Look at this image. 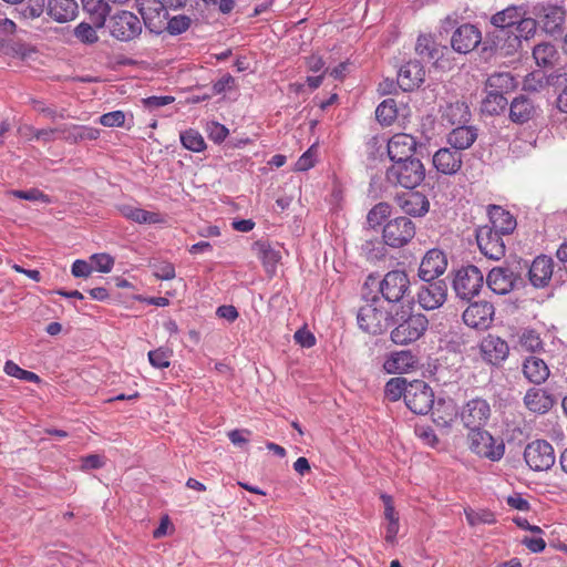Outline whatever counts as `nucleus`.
Returning <instances> with one entry per match:
<instances>
[{
	"instance_id": "nucleus-5",
	"label": "nucleus",
	"mask_w": 567,
	"mask_h": 567,
	"mask_svg": "<svg viewBox=\"0 0 567 567\" xmlns=\"http://www.w3.org/2000/svg\"><path fill=\"white\" fill-rule=\"evenodd\" d=\"M415 236L414 223L404 216L389 219L382 228V239L392 248H401L409 244Z\"/></svg>"
},
{
	"instance_id": "nucleus-22",
	"label": "nucleus",
	"mask_w": 567,
	"mask_h": 567,
	"mask_svg": "<svg viewBox=\"0 0 567 567\" xmlns=\"http://www.w3.org/2000/svg\"><path fill=\"white\" fill-rule=\"evenodd\" d=\"M425 79V69L420 61H409L401 66L398 74V83L403 91H413Z\"/></svg>"
},
{
	"instance_id": "nucleus-57",
	"label": "nucleus",
	"mask_w": 567,
	"mask_h": 567,
	"mask_svg": "<svg viewBox=\"0 0 567 567\" xmlns=\"http://www.w3.org/2000/svg\"><path fill=\"white\" fill-rule=\"evenodd\" d=\"M316 146L309 147L296 162L295 169L297 172H306L315 166Z\"/></svg>"
},
{
	"instance_id": "nucleus-26",
	"label": "nucleus",
	"mask_w": 567,
	"mask_h": 567,
	"mask_svg": "<svg viewBox=\"0 0 567 567\" xmlns=\"http://www.w3.org/2000/svg\"><path fill=\"white\" fill-rule=\"evenodd\" d=\"M524 404L530 412L544 414L551 409L554 400L545 390L533 388L526 392Z\"/></svg>"
},
{
	"instance_id": "nucleus-56",
	"label": "nucleus",
	"mask_w": 567,
	"mask_h": 567,
	"mask_svg": "<svg viewBox=\"0 0 567 567\" xmlns=\"http://www.w3.org/2000/svg\"><path fill=\"white\" fill-rule=\"evenodd\" d=\"M557 84L561 87L557 97V106L561 112L567 113V66L557 74Z\"/></svg>"
},
{
	"instance_id": "nucleus-48",
	"label": "nucleus",
	"mask_w": 567,
	"mask_h": 567,
	"mask_svg": "<svg viewBox=\"0 0 567 567\" xmlns=\"http://www.w3.org/2000/svg\"><path fill=\"white\" fill-rule=\"evenodd\" d=\"M172 351L167 348H157L148 352V361L156 369H165L171 364Z\"/></svg>"
},
{
	"instance_id": "nucleus-17",
	"label": "nucleus",
	"mask_w": 567,
	"mask_h": 567,
	"mask_svg": "<svg viewBox=\"0 0 567 567\" xmlns=\"http://www.w3.org/2000/svg\"><path fill=\"white\" fill-rule=\"evenodd\" d=\"M494 307L491 302H473L463 312V321L473 329L485 330L492 324Z\"/></svg>"
},
{
	"instance_id": "nucleus-44",
	"label": "nucleus",
	"mask_w": 567,
	"mask_h": 567,
	"mask_svg": "<svg viewBox=\"0 0 567 567\" xmlns=\"http://www.w3.org/2000/svg\"><path fill=\"white\" fill-rule=\"evenodd\" d=\"M464 514L467 523L473 527L481 524L493 525L496 523L495 514L489 509L475 511L473 508H466Z\"/></svg>"
},
{
	"instance_id": "nucleus-53",
	"label": "nucleus",
	"mask_w": 567,
	"mask_h": 567,
	"mask_svg": "<svg viewBox=\"0 0 567 567\" xmlns=\"http://www.w3.org/2000/svg\"><path fill=\"white\" fill-rule=\"evenodd\" d=\"M260 259L267 272H272L277 262L280 259L279 251L271 248L269 245H260L259 248Z\"/></svg>"
},
{
	"instance_id": "nucleus-14",
	"label": "nucleus",
	"mask_w": 567,
	"mask_h": 567,
	"mask_svg": "<svg viewBox=\"0 0 567 567\" xmlns=\"http://www.w3.org/2000/svg\"><path fill=\"white\" fill-rule=\"evenodd\" d=\"M478 348L483 361L493 367H501L509 354L508 343L491 333L481 340Z\"/></svg>"
},
{
	"instance_id": "nucleus-13",
	"label": "nucleus",
	"mask_w": 567,
	"mask_h": 567,
	"mask_svg": "<svg viewBox=\"0 0 567 567\" xmlns=\"http://www.w3.org/2000/svg\"><path fill=\"white\" fill-rule=\"evenodd\" d=\"M476 241L481 252L489 259L499 260L505 255L503 235L489 225L477 228Z\"/></svg>"
},
{
	"instance_id": "nucleus-45",
	"label": "nucleus",
	"mask_w": 567,
	"mask_h": 567,
	"mask_svg": "<svg viewBox=\"0 0 567 567\" xmlns=\"http://www.w3.org/2000/svg\"><path fill=\"white\" fill-rule=\"evenodd\" d=\"M391 215V206L388 203H379L373 206L367 216V221L370 227L375 228L385 224Z\"/></svg>"
},
{
	"instance_id": "nucleus-33",
	"label": "nucleus",
	"mask_w": 567,
	"mask_h": 567,
	"mask_svg": "<svg viewBox=\"0 0 567 567\" xmlns=\"http://www.w3.org/2000/svg\"><path fill=\"white\" fill-rule=\"evenodd\" d=\"M486 285L496 295H506L514 287L512 274L503 268L492 269L487 275Z\"/></svg>"
},
{
	"instance_id": "nucleus-2",
	"label": "nucleus",
	"mask_w": 567,
	"mask_h": 567,
	"mask_svg": "<svg viewBox=\"0 0 567 567\" xmlns=\"http://www.w3.org/2000/svg\"><path fill=\"white\" fill-rule=\"evenodd\" d=\"M470 450L492 462L499 461L505 453L502 440L495 439L488 431L481 429L471 430L467 435Z\"/></svg>"
},
{
	"instance_id": "nucleus-24",
	"label": "nucleus",
	"mask_w": 567,
	"mask_h": 567,
	"mask_svg": "<svg viewBox=\"0 0 567 567\" xmlns=\"http://www.w3.org/2000/svg\"><path fill=\"white\" fill-rule=\"evenodd\" d=\"M398 204L405 214L413 217H422L430 209L427 197L420 192H410L398 196Z\"/></svg>"
},
{
	"instance_id": "nucleus-11",
	"label": "nucleus",
	"mask_w": 567,
	"mask_h": 567,
	"mask_svg": "<svg viewBox=\"0 0 567 567\" xmlns=\"http://www.w3.org/2000/svg\"><path fill=\"white\" fill-rule=\"evenodd\" d=\"M187 0H148L141 8L145 24L150 28L161 29L168 17V10H179L186 6Z\"/></svg>"
},
{
	"instance_id": "nucleus-35",
	"label": "nucleus",
	"mask_w": 567,
	"mask_h": 567,
	"mask_svg": "<svg viewBox=\"0 0 567 567\" xmlns=\"http://www.w3.org/2000/svg\"><path fill=\"white\" fill-rule=\"evenodd\" d=\"M489 227L497 230V233L504 235L511 234L516 227V220L514 217L503 208L493 206L489 212Z\"/></svg>"
},
{
	"instance_id": "nucleus-21",
	"label": "nucleus",
	"mask_w": 567,
	"mask_h": 567,
	"mask_svg": "<svg viewBox=\"0 0 567 567\" xmlns=\"http://www.w3.org/2000/svg\"><path fill=\"white\" fill-rule=\"evenodd\" d=\"M554 274V260L540 255L536 257L528 269V279L533 287L545 288L549 285Z\"/></svg>"
},
{
	"instance_id": "nucleus-37",
	"label": "nucleus",
	"mask_w": 567,
	"mask_h": 567,
	"mask_svg": "<svg viewBox=\"0 0 567 567\" xmlns=\"http://www.w3.org/2000/svg\"><path fill=\"white\" fill-rule=\"evenodd\" d=\"M535 109L530 100L519 96L513 100L509 107V116L513 122L525 123L534 115Z\"/></svg>"
},
{
	"instance_id": "nucleus-12",
	"label": "nucleus",
	"mask_w": 567,
	"mask_h": 567,
	"mask_svg": "<svg viewBox=\"0 0 567 567\" xmlns=\"http://www.w3.org/2000/svg\"><path fill=\"white\" fill-rule=\"evenodd\" d=\"M357 319L360 329L371 334H380L389 327V312L373 302L361 307Z\"/></svg>"
},
{
	"instance_id": "nucleus-62",
	"label": "nucleus",
	"mask_w": 567,
	"mask_h": 567,
	"mask_svg": "<svg viewBox=\"0 0 567 567\" xmlns=\"http://www.w3.org/2000/svg\"><path fill=\"white\" fill-rule=\"evenodd\" d=\"M295 341L303 348H311L316 344V338L312 332L306 328L298 329L295 332Z\"/></svg>"
},
{
	"instance_id": "nucleus-34",
	"label": "nucleus",
	"mask_w": 567,
	"mask_h": 567,
	"mask_svg": "<svg viewBox=\"0 0 567 567\" xmlns=\"http://www.w3.org/2000/svg\"><path fill=\"white\" fill-rule=\"evenodd\" d=\"M517 85L518 81L509 72H497L488 76L486 91L506 95L513 92Z\"/></svg>"
},
{
	"instance_id": "nucleus-50",
	"label": "nucleus",
	"mask_w": 567,
	"mask_h": 567,
	"mask_svg": "<svg viewBox=\"0 0 567 567\" xmlns=\"http://www.w3.org/2000/svg\"><path fill=\"white\" fill-rule=\"evenodd\" d=\"M74 35L84 44H93L99 40L95 28L86 22H81L74 28Z\"/></svg>"
},
{
	"instance_id": "nucleus-60",
	"label": "nucleus",
	"mask_w": 567,
	"mask_h": 567,
	"mask_svg": "<svg viewBox=\"0 0 567 567\" xmlns=\"http://www.w3.org/2000/svg\"><path fill=\"white\" fill-rule=\"evenodd\" d=\"M72 135L79 140L93 141L99 138L100 130L91 126L76 125L73 127Z\"/></svg>"
},
{
	"instance_id": "nucleus-49",
	"label": "nucleus",
	"mask_w": 567,
	"mask_h": 567,
	"mask_svg": "<svg viewBox=\"0 0 567 567\" xmlns=\"http://www.w3.org/2000/svg\"><path fill=\"white\" fill-rule=\"evenodd\" d=\"M4 372L8 375L17 378L22 381H27V382H39L40 381V378L34 372L27 371V370L20 368L13 361L6 362Z\"/></svg>"
},
{
	"instance_id": "nucleus-18",
	"label": "nucleus",
	"mask_w": 567,
	"mask_h": 567,
	"mask_svg": "<svg viewBox=\"0 0 567 567\" xmlns=\"http://www.w3.org/2000/svg\"><path fill=\"white\" fill-rule=\"evenodd\" d=\"M482 41L480 29L471 23L460 25L452 34L451 45L458 53H468Z\"/></svg>"
},
{
	"instance_id": "nucleus-25",
	"label": "nucleus",
	"mask_w": 567,
	"mask_h": 567,
	"mask_svg": "<svg viewBox=\"0 0 567 567\" xmlns=\"http://www.w3.org/2000/svg\"><path fill=\"white\" fill-rule=\"evenodd\" d=\"M79 6L76 0H49L47 4L48 16L59 23H65L76 18Z\"/></svg>"
},
{
	"instance_id": "nucleus-58",
	"label": "nucleus",
	"mask_w": 567,
	"mask_h": 567,
	"mask_svg": "<svg viewBox=\"0 0 567 567\" xmlns=\"http://www.w3.org/2000/svg\"><path fill=\"white\" fill-rule=\"evenodd\" d=\"M99 122L106 127H120L125 122V114L122 111H113L100 116Z\"/></svg>"
},
{
	"instance_id": "nucleus-46",
	"label": "nucleus",
	"mask_w": 567,
	"mask_h": 567,
	"mask_svg": "<svg viewBox=\"0 0 567 567\" xmlns=\"http://www.w3.org/2000/svg\"><path fill=\"white\" fill-rule=\"evenodd\" d=\"M409 389V383L404 378L390 379L384 388L385 396L390 401H398L401 396L405 399V393Z\"/></svg>"
},
{
	"instance_id": "nucleus-36",
	"label": "nucleus",
	"mask_w": 567,
	"mask_h": 567,
	"mask_svg": "<svg viewBox=\"0 0 567 567\" xmlns=\"http://www.w3.org/2000/svg\"><path fill=\"white\" fill-rule=\"evenodd\" d=\"M526 14V10L522 6H509L504 10L495 13L491 18V23L499 29L514 27L522 16Z\"/></svg>"
},
{
	"instance_id": "nucleus-30",
	"label": "nucleus",
	"mask_w": 567,
	"mask_h": 567,
	"mask_svg": "<svg viewBox=\"0 0 567 567\" xmlns=\"http://www.w3.org/2000/svg\"><path fill=\"white\" fill-rule=\"evenodd\" d=\"M540 18L543 20L545 31L554 34L560 31L564 25L566 20V10L559 6L547 4L542 8Z\"/></svg>"
},
{
	"instance_id": "nucleus-47",
	"label": "nucleus",
	"mask_w": 567,
	"mask_h": 567,
	"mask_svg": "<svg viewBox=\"0 0 567 567\" xmlns=\"http://www.w3.org/2000/svg\"><path fill=\"white\" fill-rule=\"evenodd\" d=\"M8 194L16 198L24 199V200H29V202H40L43 204L51 203L50 197L47 194H44L42 190H40L39 188H30L27 190L11 189V190H9Z\"/></svg>"
},
{
	"instance_id": "nucleus-7",
	"label": "nucleus",
	"mask_w": 567,
	"mask_h": 567,
	"mask_svg": "<svg viewBox=\"0 0 567 567\" xmlns=\"http://www.w3.org/2000/svg\"><path fill=\"white\" fill-rule=\"evenodd\" d=\"M524 460L532 471L542 472L553 467L556 462V455L549 442L535 440L526 445Z\"/></svg>"
},
{
	"instance_id": "nucleus-29",
	"label": "nucleus",
	"mask_w": 567,
	"mask_h": 567,
	"mask_svg": "<svg viewBox=\"0 0 567 567\" xmlns=\"http://www.w3.org/2000/svg\"><path fill=\"white\" fill-rule=\"evenodd\" d=\"M445 50L447 48L439 44L431 34H420L416 40L415 51L425 61H437Z\"/></svg>"
},
{
	"instance_id": "nucleus-6",
	"label": "nucleus",
	"mask_w": 567,
	"mask_h": 567,
	"mask_svg": "<svg viewBox=\"0 0 567 567\" xmlns=\"http://www.w3.org/2000/svg\"><path fill=\"white\" fill-rule=\"evenodd\" d=\"M107 28L113 38L128 42L142 33V22L136 14L122 10L110 17Z\"/></svg>"
},
{
	"instance_id": "nucleus-20",
	"label": "nucleus",
	"mask_w": 567,
	"mask_h": 567,
	"mask_svg": "<svg viewBox=\"0 0 567 567\" xmlns=\"http://www.w3.org/2000/svg\"><path fill=\"white\" fill-rule=\"evenodd\" d=\"M415 150L416 140L410 134L398 133L388 141V155L393 163L414 158Z\"/></svg>"
},
{
	"instance_id": "nucleus-61",
	"label": "nucleus",
	"mask_w": 567,
	"mask_h": 567,
	"mask_svg": "<svg viewBox=\"0 0 567 567\" xmlns=\"http://www.w3.org/2000/svg\"><path fill=\"white\" fill-rule=\"evenodd\" d=\"M174 101H175V97L171 96V95H163V96L153 95V96H148V97L144 99L143 104L147 109L154 110V109H159L162 106L168 105V104L173 103Z\"/></svg>"
},
{
	"instance_id": "nucleus-3",
	"label": "nucleus",
	"mask_w": 567,
	"mask_h": 567,
	"mask_svg": "<svg viewBox=\"0 0 567 567\" xmlns=\"http://www.w3.org/2000/svg\"><path fill=\"white\" fill-rule=\"evenodd\" d=\"M484 286L483 272L473 265L456 270L452 287L457 298L471 300L480 293Z\"/></svg>"
},
{
	"instance_id": "nucleus-19",
	"label": "nucleus",
	"mask_w": 567,
	"mask_h": 567,
	"mask_svg": "<svg viewBox=\"0 0 567 567\" xmlns=\"http://www.w3.org/2000/svg\"><path fill=\"white\" fill-rule=\"evenodd\" d=\"M432 163L439 173L455 175L462 167L463 156L453 147H442L434 153Z\"/></svg>"
},
{
	"instance_id": "nucleus-55",
	"label": "nucleus",
	"mask_w": 567,
	"mask_h": 567,
	"mask_svg": "<svg viewBox=\"0 0 567 567\" xmlns=\"http://www.w3.org/2000/svg\"><path fill=\"white\" fill-rule=\"evenodd\" d=\"M93 270L107 274L113 269L114 258L109 254H94L90 258Z\"/></svg>"
},
{
	"instance_id": "nucleus-23",
	"label": "nucleus",
	"mask_w": 567,
	"mask_h": 567,
	"mask_svg": "<svg viewBox=\"0 0 567 567\" xmlns=\"http://www.w3.org/2000/svg\"><path fill=\"white\" fill-rule=\"evenodd\" d=\"M417 359L410 350L393 352L383 363V369L389 374H402L417 367Z\"/></svg>"
},
{
	"instance_id": "nucleus-28",
	"label": "nucleus",
	"mask_w": 567,
	"mask_h": 567,
	"mask_svg": "<svg viewBox=\"0 0 567 567\" xmlns=\"http://www.w3.org/2000/svg\"><path fill=\"white\" fill-rule=\"evenodd\" d=\"M117 209L124 218L136 224H161L164 220L158 213L148 212L130 204L118 205Z\"/></svg>"
},
{
	"instance_id": "nucleus-51",
	"label": "nucleus",
	"mask_w": 567,
	"mask_h": 567,
	"mask_svg": "<svg viewBox=\"0 0 567 567\" xmlns=\"http://www.w3.org/2000/svg\"><path fill=\"white\" fill-rule=\"evenodd\" d=\"M166 29L169 34L177 35L184 33L190 27V18L184 14H178L164 20Z\"/></svg>"
},
{
	"instance_id": "nucleus-27",
	"label": "nucleus",
	"mask_w": 567,
	"mask_h": 567,
	"mask_svg": "<svg viewBox=\"0 0 567 567\" xmlns=\"http://www.w3.org/2000/svg\"><path fill=\"white\" fill-rule=\"evenodd\" d=\"M476 138V128L467 125L456 126L447 134V143L458 152L471 147Z\"/></svg>"
},
{
	"instance_id": "nucleus-54",
	"label": "nucleus",
	"mask_w": 567,
	"mask_h": 567,
	"mask_svg": "<svg viewBox=\"0 0 567 567\" xmlns=\"http://www.w3.org/2000/svg\"><path fill=\"white\" fill-rule=\"evenodd\" d=\"M520 347L526 351L536 352L543 348V341L534 330H525L519 340Z\"/></svg>"
},
{
	"instance_id": "nucleus-1",
	"label": "nucleus",
	"mask_w": 567,
	"mask_h": 567,
	"mask_svg": "<svg viewBox=\"0 0 567 567\" xmlns=\"http://www.w3.org/2000/svg\"><path fill=\"white\" fill-rule=\"evenodd\" d=\"M424 178L425 167L416 157L392 163L386 171V179L389 183L409 189L419 186Z\"/></svg>"
},
{
	"instance_id": "nucleus-59",
	"label": "nucleus",
	"mask_w": 567,
	"mask_h": 567,
	"mask_svg": "<svg viewBox=\"0 0 567 567\" xmlns=\"http://www.w3.org/2000/svg\"><path fill=\"white\" fill-rule=\"evenodd\" d=\"M45 8V2L42 0H29L27 6L21 10V14L25 19H37L39 18Z\"/></svg>"
},
{
	"instance_id": "nucleus-10",
	"label": "nucleus",
	"mask_w": 567,
	"mask_h": 567,
	"mask_svg": "<svg viewBox=\"0 0 567 567\" xmlns=\"http://www.w3.org/2000/svg\"><path fill=\"white\" fill-rule=\"evenodd\" d=\"M492 415L489 402L483 398H473L462 408L460 416L463 425L471 430L484 427Z\"/></svg>"
},
{
	"instance_id": "nucleus-15",
	"label": "nucleus",
	"mask_w": 567,
	"mask_h": 567,
	"mask_svg": "<svg viewBox=\"0 0 567 567\" xmlns=\"http://www.w3.org/2000/svg\"><path fill=\"white\" fill-rule=\"evenodd\" d=\"M447 258L445 254L436 248L426 251L419 267V277L425 282L434 281L445 272Z\"/></svg>"
},
{
	"instance_id": "nucleus-52",
	"label": "nucleus",
	"mask_w": 567,
	"mask_h": 567,
	"mask_svg": "<svg viewBox=\"0 0 567 567\" xmlns=\"http://www.w3.org/2000/svg\"><path fill=\"white\" fill-rule=\"evenodd\" d=\"M516 29V39H529L533 37L537 29V22L533 18H526L525 16H522L520 19L517 20L515 24Z\"/></svg>"
},
{
	"instance_id": "nucleus-9",
	"label": "nucleus",
	"mask_w": 567,
	"mask_h": 567,
	"mask_svg": "<svg viewBox=\"0 0 567 567\" xmlns=\"http://www.w3.org/2000/svg\"><path fill=\"white\" fill-rule=\"evenodd\" d=\"M404 402L414 414H427L434 404L433 390L424 381L414 380L409 383Z\"/></svg>"
},
{
	"instance_id": "nucleus-63",
	"label": "nucleus",
	"mask_w": 567,
	"mask_h": 567,
	"mask_svg": "<svg viewBox=\"0 0 567 567\" xmlns=\"http://www.w3.org/2000/svg\"><path fill=\"white\" fill-rule=\"evenodd\" d=\"M506 504L520 512H527L530 508V505L526 498L523 497L522 494L515 493L506 497Z\"/></svg>"
},
{
	"instance_id": "nucleus-16",
	"label": "nucleus",
	"mask_w": 567,
	"mask_h": 567,
	"mask_svg": "<svg viewBox=\"0 0 567 567\" xmlns=\"http://www.w3.org/2000/svg\"><path fill=\"white\" fill-rule=\"evenodd\" d=\"M447 286L443 280L422 285L417 291V302L425 310H435L444 305Z\"/></svg>"
},
{
	"instance_id": "nucleus-31",
	"label": "nucleus",
	"mask_w": 567,
	"mask_h": 567,
	"mask_svg": "<svg viewBox=\"0 0 567 567\" xmlns=\"http://www.w3.org/2000/svg\"><path fill=\"white\" fill-rule=\"evenodd\" d=\"M523 373L529 382L542 384L548 379L549 369L543 359L530 355L524 361Z\"/></svg>"
},
{
	"instance_id": "nucleus-38",
	"label": "nucleus",
	"mask_w": 567,
	"mask_h": 567,
	"mask_svg": "<svg viewBox=\"0 0 567 567\" xmlns=\"http://www.w3.org/2000/svg\"><path fill=\"white\" fill-rule=\"evenodd\" d=\"M84 10L93 18L96 28H101L106 22L110 12V6L105 0H82Z\"/></svg>"
},
{
	"instance_id": "nucleus-32",
	"label": "nucleus",
	"mask_w": 567,
	"mask_h": 567,
	"mask_svg": "<svg viewBox=\"0 0 567 567\" xmlns=\"http://www.w3.org/2000/svg\"><path fill=\"white\" fill-rule=\"evenodd\" d=\"M381 499L384 505V518L386 520L385 540L389 544H394L400 529L399 514L394 508L393 499L390 495L382 494Z\"/></svg>"
},
{
	"instance_id": "nucleus-4",
	"label": "nucleus",
	"mask_w": 567,
	"mask_h": 567,
	"mask_svg": "<svg viewBox=\"0 0 567 567\" xmlns=\"http://www.w3.org/2000/svg\"><path fill=\"white\" fill-rule=\"evenodd\" d=\"M401 322L391 331V340L395 344H409L419 340L427 330L429 320L422 313L401 317Z\"/></svg>"
},
{
	"instance_id": "nucleus-41",
	"label": "nucleus",
	"mask_w": 567,
	"mask_h": 567,
	"mask_svg": "<svg viewBox=\"0 0 567 567\" xmlns=\"http://www.w3.org/2000/svg\"><path fill=\"white\" fill-rule=\"evenodd\" d=\"M507 104L505 95L487 91V95L482 103V111L489 115L499 114L506 109Z\"/></svg>"
},
{
	"instance_id": "nucleus-43",
	"label": "nucleus",
	"mask_w": 567,
	"mask_h": 567,
	"mask_svg": "<svg viewBox=\"0 0 567 567\" xmlns=\"http://www.w3.org/2000/svg\"><path fill=\"white\" fill-rule=\"evenodd\" d=\"M557 51L550 43L537 44L533 50V56L539 66H549L556 60Z\"/></svg>"
},
{
	"instance_id": "nucleus-8",
	"label": "nucleus",
	"mask_w": 567,
	"mask_h": 567,
	"mask_svg": "<svg viewBox=\"0 0 567 567\" xmlns=\"http://www.w3.org/2000/svg\"><path fill=\"white\" fill-rule=\"evenodd\" d=\"M380 291L383 298L389 302H399L410 299V279L404 270L389 271L380 284Z\"/></svg>"
},
{
	"instance_id": "nucleus-39",
	"label": "nucleus",
	"mask_w": 567,
	"mask_h": 567,
	"mask_svg": "<svg viewBox=\"0 0 567 567\" xmlns=\"http://www.w3.org/2000/svg\"><path fill=\"white\" fill-rule=\"evenodd\" d=\"M443 116L453 125H465L470 120V110L465 103L455 102L446 106Z\"/></svg>"
},
{
	"instance_id": "nucleus-42",
	"label": "nucleus",
	"mask_w": 567,
	"mask_h": 567,
	"mask_svg": "<svg viewBox=\"0 0 567 567\" xmlns=\"http://www.w3.org/2000/svg\"><path fill=\"white\" fill-rule=\"evenodd\" d=\"M182 145L195 153H199L206 148V143L202 134L193 128H188L179 135Z\"/></svg>"
},
{
	"instance_id": "nucleus-64",
	"label": "nucleus",
	"mask_w": 567,
	"mask_h": 567,
	"mask_svg": "<svg viewBox=\"0 0 567 567\" xmlns=\"http://www.w3.org/2000/svg\"><path fill=\"white\" fill-rule=\"evenodd\" d=\"M93 271V267L91 261L87 262L82 259H78L73 262L71 272L74 277L81 278V277H89Z\"/></svg>"
},
{
	"instance_id": "nucleus-40",
	"label": "nucleus",
	"mask_w": 567,
	"mask_h": 567,
	"mask_svg": "<svg viewBox=\"0 0 567 567\" xmlns=\"http://www.w3.org/2000/svg\"><path fill=\"white\" fill-rule=\"evenodd\" d=\"M399 113L395 100L386 99L375 110V117L382 125H391Z\"/></svg>"
}]
</instances>
